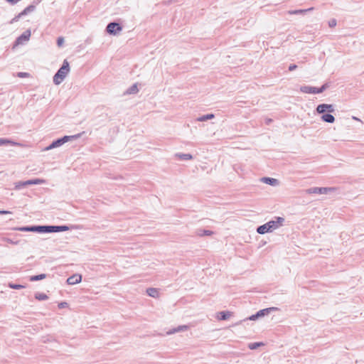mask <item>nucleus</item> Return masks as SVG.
Wrapping results in <instances>:
<instances>
[{"mask_svg": "<svg viewBox=\"0 0 364 364\" xmlns=\"http://www.w3.org/2000/svg\"><path fill=\"white\" fill-rule=\"evenodd\" d=\"M284 218L282 217H277L276 220H270L267 223L259 225L257 228V232L263 235L267 232H272L273 230L279 228L283 225Z\"/></svg>", "mask_w": 364, "mask_h": 364, "instance_id": "1", "label": "nucleus"}, {"mask_svg": "<svg viewBox=\"0 0 364 364\" xmlns=\"http://www.w3.org/2000/svg\"><path fill=\"white\" fill-rule=\"evenodd\" d=\"M70 72V65L67 60H64L62 66L53 76L55 85H60Z\"/></svg>", "mask_w": 364, "mask_h": 364, "instance_id": "2", "label": "nucleus"}, {"mask_svg": "<svg viewBox=\"0 0 364 364\" xmlns=\"http://www.w3.org/2000/svg\"><path fill=\"white\" fill-rule=\"evenodd\" d=\"M81 136V134L73 135V136H64L62 138L58 139L53 141L48 146H47L45 149L50 150L57 147H59L64 144L65 143L73 139H77Z\"/></svg>", "mask_w": 364, "mask_h": 364, "instance_id": "3", "label": "nucleus"}, {"mask_svg": "<svg viewBox=\"0 0 364 364\" xmlns=\"http://www.w3.org/2000/svg\"><path fill=\"white\" fill-rule=\"evenodd\" d=\"M328 87V84L325 83L321 87H311L309 85H303L300 87V91L304 93L319 94L322 93Z\"/></svg>", "mask_w": 364, "mask_h": 364, "instance_id": "4", "label": "nucleus"}, {"mask_svg": "<svg viewBox=\"0 0 364 364\" xmlns=\"http://www.w3.org/2000/svg\"><path fill=\"white\" fill-rule=\"evenodd\" d=\"M69 230L67 225H43V233L64 232Z\"/></svg>", "mask_w": 364, "mask_h": 364, "instance_id": "5", "label": "nucleus"}, {"mask_svg": "<svg viewBox=\"0 0 364 364\" xmlns=\"http://www.w3.org/2000/svg\"><path fill=\"white\" fill-rule=\"evenodd\" d=\"M278 310H279V309L277 307L266 308V309L259 310L255 314H253L251 316H250L247 319L250 320V321H255L260 317H263L264 316L269 314L270 313H272L273 311H276Z\"/></svg>", "mask_w": 364, "mask_h": 364, "instance_id": "6", "label": "nucleus"}, {"mask_svg": "<svg viewBox=\"0 0 364 364\" xmlns=\"http://www.w3.org/2000/svg\"><path fill=\"white\" fill-rule=\"evenodd\" d=\"M31 31L30 30H26L20 36H18L15 43H14V48H15L16 46H18L19 45H22L25 42H27L29 41L30 39V37H31Z\"/></svg>", "mask_w": 364, "mask_h": 364, "instance_id": "7", "label": "nucleus"}, {"mask_svg": "<svg viewBox=\"0 0 364 364\" xmlns=\"http://www.w3.org/2000/svg\"><path fill=\"white\" fill-rule=\"evenodd\" d=\"M122 30L121 25L116 22H111L108 23L106 28V31L111 35H116Z\"/></svg>", "mask_w": 364, "mask_h": 364, "instance_id": "8", "label": "nucleus"}, {"mask_svg": "<svg viewBox=\"0 0 364 364\" xmlns=\"http://www.w3.org/2000/svg\"><path fill=\"white\" fill-rule=\"evenodd\" d=\"M334 111L333 105L330 104H320L316 107V112L318 114H323L326 112L332 113Z\"/></svg>", "mask_w": 364, "mask_h": 364, "instance_id": "9", "label": "nucleus"}, {"mask_svg": "<svg viewBox=\"0 0 364 364\" xmlns=\"http://www.w3.org/2000/svg\"><path fill=\"white\" fill-rule=\"evenodd\" d=\"M331 190H332L331 188L314 187V188H311L307 189L306 193H310V194L311 193L326 194Z\"/></svg>", "mask_w": 364, "mask_h": 364, "instance_id": "10", "label": "nucleus"}, {"mask_svg": "<svg viewBox=\"0 0 364 364\" xmlns=\"http://www.w3.org/2000/svg\"><path fill=\"white\" fill-rule=\"evenodd\" d=\"M23 232H36L43 233V225L25 226L18 229Z\"/></svg>", "mask_w": 364, "mask_h": 364, "instance_id": "11", "label": "nucleus"}, {"mask_svg": "<svg viewBox=\"0 0 364 364\" xmlns=\"http://www.w3.org/2000/svg\"><path fill=\"white\" fill-rule=\"evenodd\" d=\"M82 280V276L78 274H73L68 278L67 283L70 285L78 284Z\"/></svg>", "mask_w": 364, "mask_h": 364, "instance_id": "12", "label": "nucleus"}, {"mask_svg": "<svg viewBox=\"0 0 364 364\" xmlns=\"http://www.w3.org/2000/svg\"><path fill=\"white\" fill-rule=\"evenodd\" d=\"M321 119L328 123H333L335 122V117L329 112L323 113L321 116Z\"/></svg>", "mask_w": 364, "mask_h": 364, "instance_id": "13", "label": "nucleus"}, {"mask_svg": "<svg viewBox=\"0 0 364 364\" xmlns=\"http://www.w3.org/2000/svg\"><path fill=\"white\" fill-rule=\"evenodd\" d=\"M188 329V326L187 325H181V326H178V327L174 328L170 330L166 333L167 334H172V333H178V332L187 331Z\"/></svg>", "mask_w": 364, "mask_h": 364, "instance_id": "14", "label": "nucleus"}, {"mask_svg": "<svg viewBox=\"0 0 364 364\" xmlns=\"http://www.w3.org/2000/svg\"><path fill=\"white\" fill-rule=\"evenodd\" d=\"M138 92V83H134L124 92V95H134L136 94Z\"/></svg>", "mask_w": 364, "mask_h": 364, "instance_id": "15", "label": "nucleus"}, {"mask_svg": "<svg viewBox=\"0 0 364 364\" xmlns=\"http://www.w3.org/2000/svg\"><path fill=\"white\" fill-rule=\"evenodd\" d=\"M314 9V7H311L307 9L291 10V11H289L288 13L289 14H305L309 11H313Z\"/></svg>", "mask_w": 364, "mask_h": 364, "instance_id": "16", "label": "nucleus"}, {"mask_svg": "<svg viewBox=\"0 0 364 364\" xmlns=\"http://www.w3.org/2000/svg\"><path fill=\"white\" fill-rule=\"evenodd\" d=\"M146 293L149 296L154 298H157L159 296V291L156 288H148Z\"/></svg>", "mask_w": 364, "mask_h": 364, "instance_id": "17", "label": "nucleus"}, {"mask_svg": "<svg viewBox=\"0 0 364 364\" xmlns=\"http://www.w3.org/2000/svg\"><path fill=\"white\" fill-rule=\"evenodd\" d=\"M219 316H218V319L219 320H227L228 319L231 315H232V313L230 311H220L219 312Z\"/></svg>", "mask_w": 364, "mask_h": 364, "instance_id": "18", "label": "nucleus"}, {"mask_svg": "<svg viewBox=\"0 0 364 364\" xmlns=\"http://www.w3.org/2000/svg\"><path fill=\"white\" fill-rule=\"evenodd\" d=\"M262 181L271 186H275L278 183V181L277 179L269 177H263L262 178Z\"/></svg>", "mask_w": 364, "mask_h": 364, "instance_id": "19", "label": "nucleus"}, {"mask_svg": "<svg viewBox=\"0 0 364 364\" xmlns=\"http://www.w3.org/2000/svg\"><path fill=\"white\" fill-rule=\"evenodd\" d=\"M176 157L180 160L187 161L193 159V156L190 154H176Z\"/></svg>", "mask_w": 364, "mask_h": 364, "instance_id": "20", "label": "nucleus"}, {"mask_svg": "<svg viewBox=\"0 0 364 364\" xmlns=\"http://www.w3.org/2000/svg\"><path fill=\"white\" fill-rule=\"evenodd\" d=\"M45 183H46V180L41 179V178H35V179L26 181V183H28V185L43 184Z\"/></svg>", "mask_w": 364, "mask_h": 364, "instance_id": "21", "label": "nucleus"}, {"mask_svg": "<svg viewBox=\"0 0 364 364\" xmlns=\"http://www.w3.org/2000/svg\"><path fill=\"white\" fill-rule=\"evenodd\" d=\"M46 277H47V275L46 274H38V275H33V276L30 277L29 280L31 282H36V281L44 279L46 278Z\"/></svg>", "mask_w": 364, "mask_h": 364, "instance_id": "22", "label": "nucleus"}, {"mask_svg": "<svg viewBox=\"0 0 364 364\" xmlns=\"http://www.w3.org/2000/svg\"><path fill=\"white\" fill-rule=\"evenodd\" d=\"M214 117H215V115L213 114H205V115H203L201 117H199L197 119V121H198V122H205V121H207L208 119H212Z\"/></svg>", "mask_w": 364, "mask_h": 364, "instance_id": "23", "label": "nucleus"}, {"mask_svg": "<svg viewBox=\"0 0 364 364\" xmlns=\"http://www.w3.org/2000/svg\"><path fill=\"white\" fill-rule=\"evenodd\" d=\"M35 9H36V6L34 5H32V4L29 5L23 11H22L21 12V15L25 16V15L28 14V13L33 11L35 10Z\"/></svg>", "mask_w": 364, "mask_h": 364, "instance_id": "24", "label": "nucleus"}, {"mask_svg": "<svg viewBox=\"0 0 364 364\" xmlns=\"http://www.w3.org/2000/svg\"><path fill=\"white\" fill-rule=\"evenodd\" d=\"M27 186H28V183H26V181H18L15 183V189L20 190L21 188H24Z\"/></svg>", "mask_w": 364, "mask_h": 364, "instance_id": "25", "label": "nucleus"}, {"mask_svg": "<svg viewBox=\"0 0 364 364\" xmlns=\"http://www.w3.org/2000/svg\"><path fill=\"white\" fill-rule=\"evenodd\" d=\"M35 298L39 301H43L48 299V296L44 293H36L35 294Z\"/></svg>", "mask_w": 364, "mask_h": 364, "instance_id": "26", "label": "nucleus"}, {"mask_svg": "<svg viewBox=\"0 0 364 364\" xmlns=\"http://www.w3.org/2000/svg\"><path fill=\"white\" fill-rule=\"evenodd\" d=\"M264 344L261 342L252 343L249 345V348L252 350L257 349L258 347L263 346Z\"/></svg>", "mask_w": 364, "mask_h": 364, "instance_id": "27", "label": "nucleus"}, {"mask_svg": "<svg viewBox=\"0 0 364 364\" xmlns=\"http://www.w3.org/2000/svg\"><path fill=\"white\" fill-rule=\"evenodd\" d=\"M9 144H13V142L11 141H10L9 139L0 138V146H4V145H7Z\"/></svg>", "mask_w": 364, "mask_h": 364, "instance_id": "28", "label": "nucleus"}, {"mask_svg": "<svg viewBox=\"0 0 364 364\" xmlns=\"http://www.w3.org/2000/svg\"><path fill=\"white\" fill-rule=\"evenodd\" d=\"M9 287L14 289H20L24 288V286L16 284H9Z\"/></svg>", "mask_w": 364, "mask_h": 364, "instance_id": "29", "label": "nucleus"}, {"mask_svg": "<svg viewBox=\"0 0 364 364\" xmlns=\"http://www.w3.org/2000/svg\"><path fill=\"white\" fill-rule=\"evenodd\" d=\"M336 23H337V21L336 19L333 18V19H331L329 21H328V26L329 27L331 28H333V27H335L336 26Z\"/></svg>", "mask_w": 364, "mask_h": 364, "instance_id": "30", "label": "nucleus"}, {"mask_svg": "<svg viewBox=\"0 0 364 364\" xmlns=\"http://www.w3.org/2000/svg\"><path fill=\"white\" fill-rule=\"evenodd\" d=\"M64 43V38L63 37H58L57 39V45L58 46L60 47Z\"/></svg>", "mask_w": 364, "mask_h": 364, "instance_id": "31", "label": "nucleus"}, {"mask_svg": "<svg viewBox=\"0 0 364 364\" xmlns=\"http://www.w3.org/2000/svg\"><path fill=\"white\" fill-rule=\"evenodd\" d=\"M23 16L22 15H21V13H19L17 16H16L14 18H13L11 21H10V23H14V22H16L18 21V19Z\"/></svg>", "mask_w": 364, "mask_h": 364, "instance_id": "32", "label": "nucleus"}, {"mask_svg": "<svg viewBox=\"0 0 364 364\" xmlns=\"http://www.w3.org/2000/svg\"><path fill=\"white\" fill-rule=\"evenodd\" d=\"M68 306V303L67 302H60L59 304H58V307L60 309H63V308H65Z\"/></svg>", "mask_w": 364, "mask_h": 364, "instance_id": "33", "label": "nucleus"}, {"mask_svg": "<svg viewBox=\"0 0 364 364\" xmlns=\"http://www.w3.org/2000/svg\"><path fill=\"white\" fill-rule=\"evenodd\" d=\"M296 68H297V65H295V64H291L289 66V71H293V70H296Z\"/></svg>", "mask_w": 364, "mask_h": 364, "instance_id": "34", "label": "nucleus"}, {"mask_svg": "<svg viewBox=\"0 0 364 364\" xmlns=\"http://www.w3.org/2000/svg\"><path fill=\"white\" fill-rule=\"evenodd\" d=\"M213 234V232L208 230H204L203 233L201 235H211Z\"/></svg>", "mask_w": 364, "mask_h": 364, "instance_id": "35", "label": "nucleus"}, {"mask_svg": "<svg viewBox=\"0 0 364 364\" xmlns=\"http://www.w3.org/2000/svg\"><path fill=\"white\" fill-rule=\"evenodd\" d=\"M18 76L20 77H27L28 76V73H18Z\"/></svg>", "mask_w": 364, "mask_h": 364, "instance_id": "36", "label": "nucleus"}, {"mask_svg": "<svg viewBox=\"0 0 364 364\" xmlns=\"http://www.w3.org/2000/svg\"><path fill=\"white\" fill-rule=\"evenodd\" d=\"M12 213L9 210H0V215L11 214Z\"/></svg>", "mask_w": 364, "mask_h": 364, "instance_id": "37", "label": "nucleus"}, {"mask_svg": "<svg viewBox=\"0 0 364 364\" xmlns=\"http://www.w3.org/2000/svg\"><path fill=\"white\" fill-rule=\"evenodd\" d=\"M6 1H9V2H10V3H11V4H14L17 3V1H18V0H6Z\"/></svg>", "mask_w": 364, "mask_h": 364, "instance_id": "38", "label": "nucleus"}, {"mask_svg": "<svg viewBox=\"0 0 364 364\" xmlns=\"http://www.w3.org/2000/svg\"><path fill=\"white\" fill-rule=\"evenodd\" d=\"M353 119L355 120H358V119L357 117H353Z\"/></svg>", "mask_w": 364, "mask_h": 364, "instance_id": "39", "label": "nucleus"}]
</instances>
